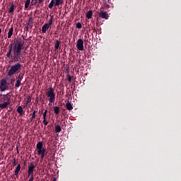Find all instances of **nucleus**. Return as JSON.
<instances>
[{
    "mask_svg": "<svg viewBox=\"0 0 181 181\" xmlns=\"http://www.w3.org/2000/svg\"><path fill=\"white\" fill-rule=\"evenodd\" d=\"M11 104V98L7 95H0V110L7 109Z\"/></svg>",
    "mask_w": 181,
    "mask_h": 181,
    "instance_id": "7ed1b4c3",
    "label": "nucleus"
},
{
    "mask_svg": "<svg viewBox=\"0 0 181 181\" xmlns=\"http://www.w3.org/2000/svg\"><path fill=\"white\" fill-rule=\"evenodd\" d=\"M49 27H50V26L48 25L47 23L44 24V25H42V33H46L47 31V30H49Z\"/></svg>",
    "mask_w": 181,
    "mask_h": 181,
    "instance_id": "9b49d317",
    "label": "nucleus"
},
{
    "mask_svg": "<svg viewBox=\"0 0 181 181\" xmlns=\"http://www.w3.org/2000/svg\"><path fill=\"white\" fill-rule=\"evenodd\" d=\"M28 177H34L33 172H28Z\"/></svg>",
    "mask_w": 181,
    "mask_h": 181,
    "instance_id": "2f4dec72",
    "label": "nucleus"
},
{
    "mask_svg": "<svg viewBox=\"0 0 181 181\" xmlns=\"http://www.w3.org/2000/svg\"><path fill=\"white\" fill-rule=\"evenodd\" d=\"M25 52H24V53H11V55H9V53H7V54H6V57H7V58L11 59V60L10 62H8V63H20L23 62L24 58H25Z\"/></svg>",
    "mask_w": 181,
    "mask_h": 181,
    "instance_id": "f03ea898",
    "label": "nucleus"
},
{
    "mask_svg": "<svg viewBox=\"0 0 181 181\" xmlns=\"http://www.w3.org/2000/svg\"><path fill=\"white\" fill-rule=\"evenodd\" d=\"M15 11V4H12L8 8V13H13Z\"/></svg>",
    "mask_w": 181,
    "mask_h": 181,
    "instance_id": "dca6fc26",
    "label": "nucleus"
},
{
    "mask_svg": "<svg viewBox=\"0 0 181 181\" xmlns=\"http://www.w3.org/2000/svg\"><path fill=\"white\" fill-rule=\"evenodd\" d=\"M22 79H23V78H20V76H18V78H17V81H16V88H18L21 86Z\"/></svg>",
    "mask_w": 181,
    "mask_h": 181,
    "instance_id": "ddd939ff",
    "label": "nucleus"
},
{
    "mask_svg": "<svg viewBox=\"0 0 181 181\" xmlns=\"http://www.w3.org/2000/svg\"><path fill=\"white\" fill-rule=\"evenodd\" d=\"M21 164L17 165V167H16V170H14V175L18 176L19 172L21 171Z\"/></svg>",
    "mask_w": 181,
    "mask_h": 181,
    "instance_id": "f8f14e48",
    "label": "nucleus"
},
{
    "mask_svg": "<svg viewBox=\"0 0 181 181\" xmlns=\"http://www.w3.org/2000/svg\"><path fill=\"white\" fill-rule=\"evenodd\" d=\"M60 44H61V42H60V41H59V40H56V41H55V44H54V49H55V50L59 49V46H60Z\"/></svg>",
    "mask_w": 181,
    "mask_h": 181,
    "instance_id": "aec40b11",
    "label": "nucleus"
},
{
    "mask_svg": "<svg viewBox=\"0 0 181 181\" xmlns=\"http://www.w3.org/2000/svg\"><path fill=\"white\" fill-rule=\"evenodd\" d=\"M32 115V117H31V118L30 119V122H33V119H35V118H36V115Z\"/></svg>",
    "mask_w": 181,
    "mask_h": 181,
    "instance_id": "cd10ccee",
    "label": "nucleus"
},
{
    "mask_svg": "<svg viewBox=\"0 0 181 181\" xmlns=\"http://www.w3.org/2000/svg\"><path fill=\"white\" fill-rule=\"evenodd\" d=\"M28 27H29V25H27V26L25 27V30L28 31Z\"/></svg>",
    "mask_w": 181,
    "mask_h": 181,
    "instance_id": "e433bc0d",
    "label": "nucleus"
},
{
    "mask_svg": "<svg viewBox=\"0 0 181 181\" xmlns=\"http://www.w3.org/2000/svg\"><path fill=\"white\" fill-rule=\"evenodd\" d=\"M36 113H37V111H36V110H34V111L33 112V114H32V115H36Z\"/></svg>",
    "mask_w": 181,
    "mask_h": 181,
    "instance_id": "c9c22d12",
    "label": "nucleus"
},
{
    "mask_svg": "<svg viewBox=\"0 0 181 181\" xmlns=\"http://www.w3.org/2000/svg\"><path fill=\"white\" fill-rule=\"evenodd\" d=\"M66 77H67V81H68V82L71 83V81H72L71 76H69V75H67Z\"/></svg>",
    "mask_w": 181,
    "mask_h": 181,
    "instance_id": "bb28decb",
    "label": "nucleus"
},
{
    "mask_svg": "<svg viewBox=\"0 0 181 181\" xmlns=\"http://www.w3.org/2000/svg\"><path fill=\"white\" fill-rule=\"evenodd\" d=\"M62 132V128L59 125H56L55 126V132L56 133H59Z\"/></svg>",
    "mask_w": 181,
    "mask_h": 181,
    "instance_id": "b1692460",
    "label": "nucleus"
},
{
    "mask_svg": "<svg viewBox=\"0 0 181 181\" xmlns=\"http://www.w3.org/2000/svg\"><path fill=\"white\" fill-rule=\"evenodd\" d=\"M32 20H33V18H30L28 19V25H30V22L32 21Z\"/></svg>",
    "mask_w": 181,
    "mask_h": 181,
    "instance_id": "473e14b6",
    "label": "nucleus"
},
{
    "mask_svg": "<svg viewBox=\"0 0 181 181\" xmlns=\"http://www.w3.org/2000/svg\"><path fill=\"white\" fill-rule=\"evenodd\" d=\"M47 114V110H45L42 114L43 119H46Z\"/></svg>",
    "mask_w": 181,
    "mask_h": 181,
    "instance_id": "393cba45",
    "label": "nucleus"
},
{
    "mask_svg": "<svg viewBox=\"0 0 181 181\" xmlns=\"http://www.w3.org/2000/svg\"><path fill=\"white\" fill-rule=\"evenodd\" d=\"M76 48L80 50V51H83L84 49V47H83V41L81 39H79L77 40L76 42Z\"/></svg>",
    "mask_w": 181,
    "mask_h": 181,
    "instance_id": "1a4fd4ad",
    "label": "nucleus"
},
{
    "mask_svg": "<svg viewBox=\"0 0 181 181\" xmlns=\"http://www.w3.org/2000/svg\"><path fill=\"white\" fill-rule=\"evenodd\" d=\"M37 153L40 158L43 159L45 158V154L46 152V148H43V143L42 141H39L36 144Z\"/></svg>",
    "mask_w": 181,
    "mask_h": 181,
    "instance_id": "423d86ee",
    "label": "nucleus"
},
{
    "mask_svg": "<svg viewBox=\"0 0 181 181\" xmlns=\"http://www.w3.org/2000/svg\"><path fill=\"white\" fill-rule=\"evenodd\" d=\"M92 17H93V11L91 10H89V11L86 13V18L88 19H90L92 18Z\"/></svg>",
    "mask_w": 181,
    "mask_h": 181,
    "instance_id": "6ab92c4d",
    "label": "nucleus"
},
{
    "mask_svg": "<svg viewBox=\"0 0 181 181\" xmlns=\"http://www.w3.org/2000/svg\"><path fill=\"white\" fill-rule=\"evenodd\" d=\"M107 1H110V0H107Z\"/></svg>",
    "mask_w": 181,
    "mask_h": 181,
    "instance_id": "ea45409f",
    "label": "nucleus"
},
{
    "mask_svg": "<svg viewBox=\"0 0 181 181\" xmlns=\"http://www.w3.org/2000/svg\"><path fill=\"white\" fill-rule=\"evenodd\" d=\"M16 81L15 78H11V84H13V82H14Z\"/></svg>",
    "mask_w": 181,
    "mask_h": 181,
    "instance_id": "f704fd0d",
    "label": "nucleus"
},
{
    "mask_svg": "<svg viewBox=\"0 0 181 181\" xmlns=\"http://www.w3.org/2000/svg\"><path fill=\"white\" fill-rule=\"evenodd\" d=\"M22 68V65L21 63L16 62V64L11 66L10 70H8V73H7V76L12 77L14 74H17L18 71H20Z\"/></svg>",
    "mask_w": 181,
    "mask_h": 181,
    "instance_id": "39448f33",
    "label": "nucleus"
},
{
    "mask_svg": "<svg viewBox=\"0 0 181 181\" xmlns=\"http://www.w3.org/2000/svg\"><path fill=\"white\" fill-rule=\"evenodd\" d=\"M35 168V166L34 163H31L28 165V172H33Z\"/></svg>",
    "mask_w": 181,
    "mask_h": 181,
    "instance_id": "2eb2a0df",
    "label": "nucleus"
},
{
    "mask_svg": "<svg viewBox=\"0 0 181 181\" xmlns=\"http://www.w3.org/2000/svg\"><path fill=\"white\" fill-rule=\"evenodd\" d=\"M17 112H18L21 116L23 115V109L21 106H18V107H17Z\"/></svg>",
    "mask_w": 181,
    "mask_h": 181,
    "instance_id": "412c9836",
    "label": "nucleus"
},
{
    "mask_svg": "<svg viewBox=\"0 0 181 181\" xmlns=\"http://www.w3.org/2000/svg\"><path fill=\"white\" fill-rule=\"evenodd\" d=\"M53 110L55 115H59L60 112V107L58 106H55L53 107Z\"/></svg>",
    "mask_w": 181,
    "mask_h": 181,
    "instance_id": "f3484780",
    "label": "nucleus"
},
{
    "mask_svg": "<svg viewBox=\"0 0 181 181\" xmlns=\"http://www.w3.org/2000/svg\"><path fill=\"white\" fill-rule=\"evenodd\" d=\"M12 111V107H10V110H8V113Z\"/></svg>",
    "mask_w": 181,
    "mask_h": 181,
    "instance_id": "4c0bfd02",
    "label": "nucleus"
},
{
    "mask_svg": "<svg viewBox=\"0 0 181 181\" xmlns=\"http://www.w3.org/2000/svg\"><path fill=\"white\" fill-rule=\"evenodd\" d=\"M13 163L14 164V165H16V160H14V162H13Z\"/></svg>",
    "mask_w": 181,
    "mask_h": 181,
    "instance_id": "58836bf2",
    "label": "nucleus"
},
{
    "mask_svg": "<svg viewBox=\"0 0 181 181\" xmlns=\"http://www.w3.org/2000/svg\"><path fill=\"white\" fill-rule=\"evenodd\" d=\"M37 4V0H31V6H35Z\"/></svg>",
    "mask_w": 181,
    "mask_h": 181,
    "instance_id": "c85d7f7f",
    "label": "nucleus"
},
{
    "mask_svg": "<svg viewBox=\"0 0 181 181\" xmlns=\"http://www.w3.org/2000/svg\"><path fill=\"white\" fill-rule=\"evenodd\" d=\"M46 95L49 98V104L48 105H52V103H54L56 100V93H54V89L52 87L48 88L46 92Z\"/></svg>",
    "mask_w": 181,
    "mask_h": 181,
    "instance_id": "20e7f679",
    "label": "nucleus"
},
{
    "mask_svg": "<svg viewBox=\"0 0 181 181\" xmlns=\"http://www.w3.org/2000/svg\"><path fill=\"white\" fill-rule=\"evenodd\" d=\"M76 28L81 29L82 28V24L80 23H77L76 25Z\"/></svg>",
    "mask_w": 181,
    "mask_h": 181,
    "instance_id": "a878e982",
    "label": "nucleus"
},
{
    "mask_svg": "<svg viewBox=\"0 0 181 181\" xmlns=\"http://www.w3.org/2000/svg\"><path fill=\"white\" fill-rule=\"evenodd\" d=\"M65 107L67 110H72L74 109L72 105L70 103L69 101H67V103L65 105Z\"/></svg>",
    "mask_w": 181,
    "mask_h": 181,
    "instance_id": "4468645a",
    "label": "nucleus"
},
{
    "mask_svg": "<svg viewBox=\"0 0 181 181\" xmlns=\"http://www.w3.org/2000/svg\"><path fill=\"white\" fill-rule=\"evenodd\" d=\"M42 123H43V124H45V126H47V125L48 124V122L47 121L46 119H43Z\"/></svg>",
    "mask_w": 181,
    "mask_h": 181,
    "instance_id": "7c9ffc66",
    "label": "nucleus"
},
{
    "mask_svg": "<svg viewBox=\"0 0 181 181\" xmlns=\"http://www.w3.org/2000/svg\"><path fill=\"white\" fill-rule=\"evenodd\" d=\"M13 35V27L12 26L8 30V35H7V37L10 39Z\"/></svg>",
    "mask_w": 181,
    "mask_h": 181,
    "instance_id": "a211bd4d",
    "label": "nucleus"
},
{
    "mask_svg": "<svg viewBox=\"0 0 181 181\" xmlns=\"http://www.w3.org/2000/svg\"><path fill=\"white\" fill-rule=\"evenodd\" d=\"M30 102H31V98H28L25 103H26V105H28Z\"/></svg>",
    "mask_w": 181,
    "mask_h": 181,
    "instance_id": "c756f323",
    "label": "nucleus"
},
{
    "mask_svg": "<svg viewBox=\"0 0 181 181\" xmlns=\"http://www.w3.org/2000/svg\"><path fill=\"white\" fill-rule=\"evenodd\" d=\"M98 16L100 18H102L103 19H105V20H108L110 18L107 12H106V11H100L98 13Z\"/></svg>",
    "mask_w": 181,
    "mask_h": 181,
    "instance_id": "9d476101",
    "label": "nucleus"
},
{
    "mask_svg": "<svg viewBox=\"0 0 181 181\" xmlns=\"http://www.w3.org/2000/svg\"><path fill=\"white\" fill-rule=\"evenodd\" d=\"M30 4V0H25L24 8L25 9H28L29 8V6Z\"/></svg>",
    "mask_w": 181,
    "mask_h": 181,
    "instance_id": "5701e85b",
    "label": "nucleus"
},
{
    "mask_svg": "<svg viewBox=\"0 0 181 181\" xmlns=\"http://www.w3.org/2000/svg\"><path fill=\"white\" fill-rule=\"evenodd\" d=\"M25 41L21 38L14 40V43L10 44L8 46V51L7 54L11 56L12 54H23L22 50L23 49Z\"/></svg>",
    "mask_w": 181,
    "mask_h": 181,
    "instance_id": "f257e3e1",
    "label": "nucleus"
},
{
    "mask_svg": "<svg viewBox=\"0 0 181 181\" xmlns=\"http://www.w3.org/2000/svg\"><path fill=\"white\" fill-rule=\"evenodd\" d=\"M53 21H54V16H50V18H49V20L48 21V23H47V25L50 27L52 25V23H53Z\"/></svg>",
    "mask_w": 181,
    "mask_h": 181,
    "instance_id": "4be33fe9",
    "label": "nucleus"
},
{
    "mask_svg": "<svg viewBox=\"0 0 181 181\" xmlns=\"http://www.w3.org/2000/svg\"><path fill=\"white\" fill-rule=\"evenodd\" d=\"M7 81L5 78L1 79L0 81V91L4 92L8 90L9 87L7 86Z\"/></svg>",
    "mask_w": 181,
    "mask_h": 181,
    "instance_id": "6e6552de",
    "label": "nucleus"
},
{
    "mask_svg": "<svg viewBox=\"0 0 181 181\" xmlns=\"http://www.w3.org/2000/svg\"><path fill=\"white\" fill-rule=\"evenodd\" d=\"M64 4V0H51L48 4V8L52 9L54 6H59Z\"/></svg>",
    "mask_w": 181,
    "mask_h": 181,
    "instance_id": "0eeeda50",
    "label": "nucleus"
},
{
    "mask_svg": "<svg viewBox=\"0 0 181 181\" xmlns=\"http://www.w3.org/2000/svg\"><path fill=\"white\" fill-rule=\"evenodd\" d=\"M34 180V177H30L28 181H33Z\"/></svg>",
    "mask_w": 181,
    "mask_h": 181,
    "instance_id": "72a5a7b5",
    "label": "nucleus"
}]
</instances>
